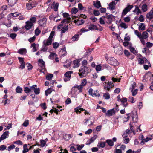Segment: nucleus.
<instances>
[{"label": "nucleus", "mask_w": 153, "mask_h": 153, "mask_svg": "<svg viewBox=\"0 0 153 153\" xmlns=\"http://www.w3.org/2000/svg\"><path fill=\"white\" fill-rule=\"evenodd\" d=\"M7 148L6 146L5 145H3L0 146V150L1 151H3L6 149Z\"/></svg>", "instance_id": "obj_60"}, {"label": "nucleus", "mask_w": 153, "mask_h": 153, "mask_svg": "<svg viewBox=\"0 0 153 153\" xmlns=\"http://www.w3.org/2000/svg\"><path fill=\"white\" fill-rule=\"evenodd\" d=\"M97 138V136L96 135L94 136L90 139H89L87 142L86 144L87 145H89L91 144L92 143L94 142L95 140Z\"/></svg>", "instance_id": "obj_23"}, {"label": "nucleus", "mask_w": 153, "mask_h": 153, "mask_svg": "<svg viewBox=\"0 0 153 153\" xmlns=\"http://www.w3.org/2000/svg\"><path fill=\"white\" fill-rule=\"evenodd\" d=\"M133 7L132 5H129L128 6L123 10L122 13V15H125L128 12L130 11V10Z\"/></svg>", "instance_id": "obj_7"}, {"label": "nucleus", "mask_w": 153, "mask_h": 153, "mask_svg": "<svg viewBox=\"0 0 153 153\" xmlns=\"http://www.w3.org/2000/svg\"><path fill=\"white\" fill-rule=\"evenodd\" d=\"M145 29V25L144 24L141 23L139 27V29L140 30H143Z\"/></svg>", "instance_id": "obj_36"}, {"label": "nucleus", "mask_w": 153, "mask_h": 153, "mask_svg": "<svg viewBox=\"0 0 153 153\" xmlns=\"http://www.w3.org/2000/svg\"><path fill=\"white\" fill-rule=\"evenodd\" d=\"M129 49L131 52L134 54H136L137 53V52L135 50V48H134L131 46H130L129 47Z\"/></svg>", "instance_id": "obj_44"}, {"label": "nucleus", "mask_w": 153, "mask_h": 153, "mask_svg": "<svg viewBox=\"0 0 153 153\" xmlns=\"http://www.w3.org/2000/svg\"><path fill=\"white\" fill-rule=\"evenodd\" d=\"M27 52L25 48H22L19 49L18 52L21 54H25Z\"/></svg>", "instance_id": "obj_31"}, {"label": "nucleus", "mask_w": 153, "mask_h": 153, "mask_svg": "<svg viewBox=\"0 0 153 153\" xmlns=\"http://www.w3.org/2000/svg\"><path fill=\"white\" fill-rule=\"evenodd\" d=\"M106 59L108 63L114 66L117 65L119 64L118 61L113 57H110L108 58H106Z\"/></svg>", "instance_id": "obj_2"}, {"label": "nucleus", "mask_w": 153, "mask_h": 153, "mask_svg": "<svg viewBox=\"0 0 153 153\" xmlns=\"http://www.w3.org/2000/svg\"><path fill=\"white\" fill-rule=\"evenodd\" d=\"M105 143L104 142H101L99 143L97 145V146L99 147L104 148L105 146Z\"/></svg>", "instance_id": "obj_41"}, {"label": "nucleus", "mask_w": 153, "mask_h": 153, "mask_svg": "<svg viewBox=\"0 0 153 153\" xmlns=\"http://www.w3.org/2000/svg\"><path fill=\"white\" fill-rule=\"evenodd\" d=\"M15 146L13 144L11 145L8 147V150L9 151L15 148Z\"/></svg>", "instance_id": "obj_61"}, {"label": "nucleus", "mask_w": 153, "mask_h": 153, "mask_svg": "<svg viewBox=\"0 0 153 153\" xmlns=\"http://www.w3.org/2000/svg\"><path fill=\"white\" fill-rule=\"evenodd\" d=\"M117 3V2L113 1L110 2L109 5V7L107 9H109L111 10H114L115 9V6Z\"/></svg>", "instance_id": "obj_8"}, {"label": "nucleus", "mask_w": 153, "mask_h": 153, "mask_svg": "<svg viewBox=\"0 0 153 153\" xmlns=\"http://www.w3.org/2000/svg\"><path fill=\"white\" fill-rule=\"evenodd\" d=\"M74 22L77 25H80L85 22V21L83 19H81L80 20H79L77 21L75 20H74Z\"/></svg>", "instance_id": "obj_30"}, {"label": "nucleus", "mask_w": 153, "mask_h": 153, "mask_svg": "<svg viewBox=\"0 0 153 153\" xmlns=\"http://www.w3.org/2000/svg\"><path fill=\"white\" fill-rule=\"evenodd\" d=\"M117 100L118 101L121 102L122 105L124 107H126L128 104L126 103L127 101V99L126 98H121L120 96V95H118L117 97Z\"/></svg>", "instance_id": "obj_3"}, {"label": "nucleus", "mask_w": 153, "mask_h": 153, "mask_svg": "<svg viewBox=\"0 0 153 153\" xmlns=\"http://www.w3.org/2000/svg\"><path fill=\"white\" fill-rule=\"evenodd\" d=\"M113 83L111 82H108L107 83L106 85H105L104 87V88L106 90L109 91L111 88H112L114 87V85Z\"/></svg>", "instance_id": "obj_9"}, {"label": "nucleus", "mask_w": 153, "mask_h": 153, "mask_svg": "<svg viewBox=\"0 0 153 153\" xmlns=\"http://www.w3.org/2000/svg\"><path fill=\"white\" fill-rule=\"evenodd\" d=\"M85 121L84 122V123L85 125H88V126H90L93 125L94 123V119L93 118L91 119V117H90L88 119H86Z\"/></svg>", "instance_id": "obj_10"}, {"label": "nucleus", "mask_w": 153, "mask_h": 153, "mask_svg": "<svg viewBox=\"0 0 153 153\" xmlns=\"http://www.w3.org/2000/svg\"><path fill=\"white\" fill-rule=\"evenodd\" d=\"M53 76L52 74H50L46 76V78L47 80H50L52 79Z\"/></svg>", "instance_id": "obj_51"}, {"label": "nucleus", "mask_w": 153, "mask_h": 153, "mask_svg": "<svg viewBox=\"0 0 153 153\" xmlns=\"http://www.w3.org/2000/svg\"><path fill=\"white\" fill-rule=\"evenodd\" d=\"M108 19L107 23H110L111 22L113 19H114V16L112 14L108 15L106 17Z\"/></svg>", "instance_id": "obj_21"}, {"label": "nucleus", "mask_w": 153, "mask_h": 153, "mask_svg": "<svg viewBox=\"0 0 153 153\" xmlns=\"http://www.w3.org/2000/svg\"><path fill=\"white\" fill-rule=\"evenodd\" d=\"M88 68L85 66H82L79 70V74L80 77L82 78L88 74Z\"/></svg>", "instance_id": "obj_1"}, {"label": "nucleus", "mask_w": 153, "mask_h": 153, "mask_svg": "<svg viewBox=\"0 0 153 153\" xmlns=\"http://www.w3.org/2000/svg\"><path fill=\"white\" fill-rule=\"evenodd\" d=\"M39 65L43 69H44L45 67V62L42 59H39Z\"/></svg>", "instance_id": "obj_20"}, {"label": "nucleus", "mask_w": 153, "mask_h": 153, "mask_svg": "<svg viewBox=\"0 0 153 153\" xmlns=\"http://www.w3.org/2000/svg\"><path fill=\"white\" fill-rule=\"evenodd\" d=\"M97 29V27L95 25L90 24L88 25L89 30H95Z\"/></svg>", "instance_id": "obj_22"}, {"label": "nucleus", "mask_w": 153, "mask_h": 153, "mask_svg": "<svg viewBox=\"0 0 153 153\" xmlns=\"http://www.w3.org/2000/svg\"><path fill=\"white\" fill-rule=\"evenodd\" d=\"M33 90H34L35 94L36 95H38L40 93V89L39 88H36L37 85H33Z\"/></svg>", "instance_id": "obj_16"}, {"label": "nucleus", "mask_w": 153, "mask_h": 153, "mask_svg": "<svg viewBox=\"0 0 153 153\" xmlns=\"http://www.w3.org/2000/svg\"><path fill=\"white\" fill-rule=\"evenodd\" d=\"M29 149L27 148V145L26 144H24L23 146V153H26L29 151Z\"/></svg>", "instance_id": "obj_37"}, {"label": "nucleus", "mask_w": 153, "mask_h": 153, "mask_svg": "<svg viewBox=\"0 0 153 153\" xmlns=\"http://www.w3.org/2000/svg\"><path fill=\"white\" fill-rule=\"evenodd\" d=\"M135 34L139 38L141 37V33H140L137 30H134Z\"/></svg>", "instance_id": "obj_55"}, {"label": "nucleus", "mask_w": 153, "mask_h": 153, "mask_svg": "<svg viewBox=\"0 0 153 153\" xmlns=\"http://www.w3.org/2000/svg\"><path fill=\"white\" fill-rule=\"evenodd\" d=\"M103 97L105 99H108L110 98V95L108 93H106L104 94Z\"/></svg>", "instance_id": "obj_47"}, {"label": "nucleus", "mask_w": 153, "mask_h": 153, "mask_svg": "<svg viewBox=\"0 0 153 153\" xmlns=\"http://www.w3.org/2000/svg\"><path fill=\"white\" fill-rule=\"evenodd\" d=\"M93 5L94 7L97 9H99L101 7V5L100 1L97 0L93 1Z\"/></svg>", "instance_id": "obj_15"}, {"label": "nucleus", "mask_w": 153, "mask_h": 153, "mask_svg": "<svg viewBox=\"0 0 153 153\" xmlns=\"http://www.w3.org/2000/svg\"><path fill=\"white\" fill-rule=\"evenodd\" d=\"M53 39L48 38L46 40H45L43 42V44L47 46L51 45Z\"/></svg>", "instance_id": "obj_19"}, {"label": "nucleus", "mask_w": 153, "mask_h": 153, "mask_svg": "<svg viewBox=\"0 0 153 153\" xmlns=\"http://www.w3.org/2000/svg\"><path fill=\"white\" fill-rule=\"evenodd\" d=\"M54 10L56 11H57L58 7L59 4L58 3H55V2H53V4Z\"/></svg>", "instance_id": "obj_32"}, {"label": "nucleus", "mask_w": 153, "mask_h": 153, "mask_svg": "<svg viewBox=\"0 0 153 153\" xmlns=\"http://www.w3.org/2000/svg\"><path fill=\"white\" fill-rule=\"evenodd\" d=\"M55 35V31H52L50 34V36L48 38L51 39H52L53 38V37Z\"/></svg>", "instance_id": "obj_57"}, {"label": "nucleus", "mask_w": 153, "mask_h": 153, "mask_svg": "<svg viewBox=\"0 0 153 153\" xmlns=\"http://www.w3.org/2000/svg\"><path fill=\"white\" fill-rule=\"evenodd\" d=\"M84 110L83 109V108H81L80 107H77L75 109V112L76 113H80L81 111H83Z\"/></svg>", "instance_id": "obj_38"}, {"label": "nucleus", "mask_w": 153, "mask_h": 153, "mask_svg": "<svg viewBox=\"0 0 153 153\" xmlns=\"http://www.w3.org/2000/svg\"><path fill=\"white\" fill-rule=\"evenodd\" d=\"M73 73L72 71H68L65 73L64 78V81L66 82L70 80L71 76V74Z\"/></svg>", "instance_id": "obj_5"}, {"label": "nucleus", "mask_w": 153, "mask_h": 153, "mask_svg": "<svg viewBox=\"0 0 153 153\" xmlns=\"http://www.w3.org/2000/svg\"><path fill=\"white\" fill-rule=\"evenodd\" d=\"M19 13L18 12H15L14 13H11L10 14L11 16L13 17H16L18 16L19 15Z\"/></svg>", "instance_id": "obj_64"}, {"label": "nucleus", "mask_w": 153, "mask_h": 153, "mask_svg": "<svg viewBox=\"0 0 153 153\" xmlns=\"http://www.w3.org/2000/svg\"><path fill=\"white\" fill-rule=\"evenodd\" d=\"M77 91V89L74 85L72 88L70 94L71 95V97H73L75 96L76 95Z\"/></svg>", "instance_id": "obj_13"}, {"label": "nucleus", "mask_w": 153, "mask_h": 153, "mask_svg": "<svg viewBox=\"0 0 153 153\" xmlns=\"http://www.w3.org/2000/svg\"><path fill=\"white\" fill-rule=\"evenodd\" d=\"M148 34L147 32L144 31L143 32L142 35L141 34V37L144 39H146L148 37Z\"/></svg>", "instance_id": "obj_33"}, {"label": "nucleus", "mask_w": 153, "mask_h": 153, "mask_svg": "<svg viewBox=\"0 0 153 153\" xmlns=\"http://www.w3.org/2000/svg\"><path fill=\"white\" fill-rule=\"evenodd\" d=\"M16 92L17 93H21L22 91V89L19 86H18L16 89Z\"/></svg>", "instance_id": "obj_43"}, {"label": "nucleus", "mask_w": 153, "mask_h": 153, "mask_svg": "<svg viewBox=\"0 0 153 153\" xmlns=\"http://www.w3.org/2000/svg\"><path fill=\"white\" fill-rule=\"evenodd\" d=\"M113 48L114 49V52L116 54H120L122 53V51L121 48L118 47H115V46H114Z\"/></svg>", "instance_id": "obj_18"}, {"label": "nucleus", "mask_w": 153, "mask_h": 153, "mask_svg": "<svg viewBox=\"0 0 153 153\" xmlns=\"http://www.w3.org/2000/svg\"><path fill=\"white\" fill-rule=\"evenodd\" d=\"M56 56L55 53H51L49 55V58L51 59H53Z\"/></svg>", "instance_id": "obj_54"}, {"label": "nucleus", "mask_w": 153, "mask_h": 153, "mask_svg": "<svg viewBox=\"0 0 153 153\" xmlns=\"http://www.w3.org/2000/svg\"><path fill=\"white\" fill-rule=\"evenodd\" d=\"M7 1L8 5L12 7L16 3L17 0H7Z\"/></svg>", "instance_id": "obj_26"}, {"label": "nucleus", "mask_w": 153, "mask_h": 153, "mask_svg": "<svg viewBox=\"0 0 153 153\" xmlns=\"http://www.w3.org/2000/svg\"><path fill=\"white\" fill-rule=\"evenodd\" d=\"M68 29V26H65L61 29V34L65 33Z\"/></svg>", "instance_id": "obj_39"}, {"label": "nucleus", "mask_w": 153, "mask_h": 153, "mask_svg": "<svg viewBox=\"0 0 153 153\" xmlns=\"http://www.w3.org/2000/svg\"><path fill=\"white\" fill-rule=\"evenodd\" d=\"M81 33L80 34H76L74 35L71 38V40L73 41H77L79 40V35H81Z\"/></svg>", "instance_id": "obj_24"}, {"label": "nucleus", "mask_w": 153, "mask_h": 153, "mask_svg": "<svg viewBox=\"0 0 153 153\" xmlns=\"http://www.w3.org/2000/svg\"><path fill=\"white\" fill-rule=\"evenodd\" d=\"M79 62V61L78 60H74L73 61V63L74 65L73 68H75L78 67L80 65Z\"/></svg>", "instance_id": "obj_28"}, {"label": "nucleus", "mask_w": 153, "mask_h": 153, "mask_svg": "<svg viewBox=\"0 0 153 153\" xmlns=\"http://www.w3.org/2000/svg\"><path fill=\"white\" fill-rule=\"evenodd\" d=\"M88 93L89 94L93 97H99L100 96V94L97 93V91H94L93 92V90L92 88H90L88 90Z\"/></svg>", "instance_id": "obj_6"}, {"label": "nucleus", "mask_w": 153, "mask_h": 153, "mask_svg": "<svg viewBox=\"0 0 153 153\" xmlns=\"http://www.w3.org/2000/svg\"><path fill=\"white\" fill-rule=\"evenodd\" d=\"M142 10L143 12H146L147 10V6L146 4H144L142 5Z\"/></svg>", "instance_id": "obj_50"}, {"label": "nucleus", "mask_w": 153, "mask_h": 153, "mask_svg": "<svg viewBox=\"0 0 153 153\" xmlns=\"http://www.w3.org/2000/svg\"><path fill=\"white\" fill-rule=\"evenodd\" d=\"M33 87H33V86L30 87V88L26 87L24 88V91L26 93H28L31 91L33 89Z\"/></svg>", "instance_id": "obj_27"}, {"label": "nucleus", "mask_w": 153, "mask_h": 153, "mask_svg": "<svg viewBox=\"0 0 153 153\" xmlns=\"http://www.w3.org/2000/svg\"><path fill=\"white\" fill-rule=\"evenodd\" d=\"M28 21L29 22H30V23H31L32 24H33L36 21V18L35 17H32Z\"/></svg>", "instance_id": "obj_48"}, {"label": "nucleus", "mask_w": 153, "mask_h": 153, "mask_svg": "<svg viewBox=\"0 0 153 153\" xmlns=\"http://www.w3.org/2000/svg\"><path fill=\"white\" fill-rule=\"evenodd\" d=\"M75 86L77 90H79V92L81 93L82 92L83 87L82 86L80 85H78L76 84Z\"/></svg>", "instance_id": "obj_35"}, {"label": "nucleus", "mask_w": 153, "mask_h": 153, "mask_svg": "<svg viewBox=\"0 0 153 153\" xmlns=\"http://www.w3.org/2000/svg\"><path fill=\"white\" fill-rule=\"evenodd\" d=\"M29 124V121L28 120H26L23 123L22 125L25 127H27Z\"/></svg>", "instance_id": "obj_59"}, {"label": "nucleus", "mask_w": 153, "mask_h": 153, "mask_svg": "<svg viewBox=\"0 0 153 153\" xmlns=\"http://www.w3.org/2000/svg\"><path fill=\"white\" fill-rule=\"evenodd\" d=\"M78 11V10L77 8L73 7L71 9V12L72 14H75Z\"/></svg>", "instance_id": "obj_52"}, {"label": "nucleus", "mask_w": 153, "mask_h": 153, "mask_svg": "<svg viewBox=\"0 0 153 153\" xmlns=\"http://www.w3.org/2000/svg\"><path fill=\"white\" fill-rule=\"evenodd\" d=\"M71 21V19L70 17L67 18L62 21L61 23H69Z\"/></svg>", "instance_id": "obj_34"}, {"label": "nucleus", "mask_w": 153, "mask_h": 153, "mask_svg": "<svg viewBox=\"0 0 153 153\" xmlns=\"http://www.w3.org/2000/svg\"><path fill=\"white\" fill-rule=\"evenodd\" d=\"M131 91L132 92V95L133 96H135L137 93V89H135V90H131Z\"/></svg>", "instance_id": "obj_63"}, {"label": "nucleus", "mask_w": 153, "mask_h": 153, "mask_svg": "<svg viewBox=\"0 0 153 153\" xmlns=\"http://www.w3.org/2000/svg\"><path fill=\"white\" fill-rule=\"evenodd\" d=\"M39 45L36 44L35 43L32 44L31 45V47L33 48V52H34L37 51L36 48L38 47Z\"/></svg>", "instance_id": "obj_29"}, {"label": "nucleus", "mask_w": 153, "mask_h": 153, "mask_svg": "<svg viewBox=\"0 0 153 153\" xmlns=\"http://www.w3.org/2000/svg\"><path fill=\"white\" fill-rule=\"evenodd\" d=\"M120 26L122 27L124 29H126L128 27V26L126 25L124 23L122 22L120 24Z\"/></svg>", "instance_id": "obj_56"}, {"label": "nucleus", "mask_w": 153, "mask_h": 153, "mask_svg": "<svg viewBox=\"0 0 153 153\" xmlns=\"http://www.w3.org/2000/svg\"><path fill=\"white\" fill-rule=\"evenodd\" d=\"M93 14L95 16H97L100 15V13L98 10H95L93 11Z\"/></svg>", "instance_id": "obj_62"}, {"label": "nucleus", "mask_w": 153, "mask_h": 153, "mask_svg": "<svg viewBox=\"0 0 153 153\" xmlns=\"http://www.w3.org/2000/svg\"><path fill=\"white\" fill-rule=\"evenodd\" d=\"M47 19L45 18H43L38 21V23L40 26L45 27L46 25Z\"/></svg>", "instance_id": "obj_11"}, {"label": "nucleus", "mask_w": 153, "mask_h": 153, "mask_svg": "<svg viewBox=\"0 0 153 153\" xmlns=\"http://www.w3.org/2000/svg\"><path fill=\"white\" fill-rule=\"evenodd\" d=\"M26 25L25 26V27L26 29L29 30L31 29L33 25V24H32L29 21H27L25 22Z\"/></svg>", "instance_id": "obj_14"}, {"label": "nucleus", "mask_w": 153, "mask_h": 153, "mask_svg": "<svg viewBox=\"0 0 153 153\" xmlns=\"http://www.w3.org/2000/svg\"><path fill=\"white\" fill-rule=\"evenodd\" d=\"M63 53L62 54V56H64L66 55L67 53L65 48H64L63 49H62L60 51V53Z\"/></svg>", "instance_id": "obj_53"}, {"label": "nucleus", "mask_w": 153, "mask_h": 153, "mask_svg": "<svg viewBox=\"0 0 153 153\" xmlns=\"http://www.w3.org/2000/svg\"><path fill=\"white\" fill-rule=\"evenodd\" d=\"M146 17L149 19L148 21L147 20L148 22H149L150 20L153 18V8L147 14Z\"/></svg>", "instance_id": "obj_12"}, {"label": "nucleus", "mask_w": 153, "mask_h": 153, "mask_svg": "<svg viewBox=\"0 0 153 153\" xmlns=\"http://www.w3.org/2000/svg\"><path fill=\"white\" fill-rule=\"evenodd\" d=\"M106 142L109 146H112L114 145V143L112 140L110 139L107 140Z\"/></svg>", "instance_id": "obj_46"}, {"label": "nucleus", "mask_w": 153, "mask_h": 153, "mask_svg": "<svg viewBox=\"0 0 153 153\" xmlns=\"http://www.w3.org/2000/svg\"><path fill=\"white\" fill-rule=\"evenodd\" d=\"M87 84V80L85 79H83L81 84L80 85L83 87L86 85Z\"/></svg>", "instance_id": "obj_49"}, {"label": "nucleus", "mask_w": 153, "mask_h": 153, "mask_svg": "<svg viewBox=\"0 0 153 153\" xmlns=\"http://www.w3.org/2000/svg\"><path fill=\"white\" fill-rule=\"evenodd\" d=\"M53 91L52 88H50L45 91V94L46 96H47L49 94L51 93Z\"/></svg>", "instance_id": "obj_40"}, {"label": "nucleus", "mask_w": 153, "mask_h": 153, "mask_svg": "<svg viewBox=\"0 0 153 153\" xmlns=\"http://www.w3.org/2000/svg\"><path fill=\"white\" fill-rule=\"evenodd\" d=\"M143 138L144 136L143 135H141L139 137V140H142L140 143V144L142 145H143L144 144V139Z\"/></svg>", "instance_id": "obj_42"}, {"label": "nucleus", "mask_w": 153, "mask_h": 153, "mask_svg": "<svg viewBox=\"0 0 153 153\" xmlns=\"http://www.w3.org/2000/svg\"><path fill=\"white\" fill-rule=\"evenodd\" d=\"M47 45L43 44L42 47L41 49V50L43 52L46 51L48 49V48L47 46Z\"/></svg>", "instance_id": "obj_45"}, {"label": "nucleus", "mask_w": 153, "mask_h": 153, "mask_svg": "<svg viewBox=\"0 0 153 153\" xmlns=\"http://www.w3.org/2000/svg\"><path fill=\"white\" fill-rule=\"evenodd\" d=\"M41 32L40 30L38 28L36 29L35 30V34L36 36H38L39 35Z\"/></svg>", "instance_id": "obj_58"}, {"label": "nucleus", "mask_w": 153, "mask_h": 153, "mask_svg": "<svg viewBox=\"0 0 153 153\" xmlns=\"http://www.w3.org/2000/svg\"><path fill=\"white\" fill-rule=\"evenodd\" d=\"M9 133V132L8 131H6L4 132L0 138V139H1V140H3L7 138L8 137Z\"/></svg>", "instance_id": "obj_17"}, {"label": "nucleus", "mask_w": 153, "mask_h": 153, "mask_svg": "<svg viewBox=\"0 0 153 153\" xmlns=\"http://www.w3.org/2000/svg\"><path fill=\"white\" fill-rule=\"evenodd\" d=\"M115 114V111L113 109H111L109 110H108L106 113V115L108 116H111L113 114Z\"/></svg>", "instance_id": "obj_25"}, {"label": "nucleus", "mask_w": 153, "mask_h": 153, "mask_svg": "<svg viewBox=\"0 0 153 153\" xmlns=\"http://www.w3.org/2000/svg\"><path fill=\"white\" fill-rule=\"evenodd\" d=\"M37 3L36 2L32 1H29L26 4V7L27 9L28 10H30L33 7H34L37 5Z\"/></svg>", "instance_id": "obj_4"}]
</instances>
